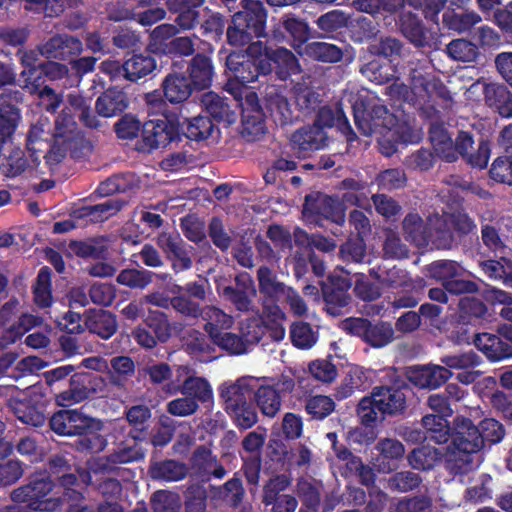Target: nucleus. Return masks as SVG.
Returning a JSON list of instances; mask_svg holds the SVG:
<instances>
[{"mask_svg": "<svg viewBox=\"0 0 512 512\" xmlns=\"http://www.w3.org/2000/svg\"><path fill=\"white\" fill-rule=\"evenodd\" d=\"M351 104L354 121L358 129L366 136L380 134L389 141H401L404 143L417 142L420 139L418 131L413 130L407 124H400L396 117L388 111L381 100L368 90L354 92L345 91L341 100Z\"/></svg>", "mask_w": 512, "mask_h": 512, "instance_id": "f257e3e1", "label": "nucleus"}, {"mask_svg": "<svg viewBox=\"0 0 512 512\" xmlns=\"http://www.w3.org/2000/svg\"><path fill=\"white\" fill-rule=\"evenodd\" d=\"M454 430L447 465L452 473L465 474L479 465L477 454L483 448V438L472 421L464 417L455 418Z\"/></svg>", "mask_w": 512, "mask_h": 512, "instance_id": "f03ea898", "label": "nucleus"}, {"mask_svg": "<svg viewBox=\"0 0 512 512\" xmlns=\"http://www.w3.org/2000/svg\"><path fill=\"white\" fill-rule=\"evenodd\" d=\"M409 78V88L404 83L396 81L386 88V93L391 98L411 103L420 109L433 107L439 99L450 100L446 87L425 69H412Z\"/></svg>", "mask_w": 512, "mask_h": 512, "instance_id": "7ed1b4c3", "label": "nucleus"}, {"mask_svg": "<svg viewBox=\"0 0 512 512\" xmlns=\"http://www.w3.org/2000/svg\"><path fill=\"white\" fill-rule=\"evenodd\" d=\"M10 498L35 512H55L63 505V498L55 491L54 482L44 475L34 476L27 484L14 489Z\"/></svg>", "mask_w": 512, "mask_h": 512, "instance_id": "20e7f679", "label": "nucleus"}, {"mask_svg": "<svg viewBox=\"0 0 512 512\" xmlns=\"http://www.w3.org/2000/svg\"><path fill=\"white\" fill-rule=\"evenodd\" d=\"M266 12L261 2H245L243 10L233 16V25L227 30L231 45L243 46L255 37L264 36Z\"/></svg>", "mask_w": 512, "mask_h": 512, "instance_id": "39448f33", "label": "nucleus"}, {"mask_svg": "<svg viewBox=\"0 0 512 512\" xmlns=\"http://www.w3.org/2000/svg\"><path fill=\"white\" fill-rule=\"evenodd\" d=\"M253 398L261 413L267 417L273 418L281 409V392L291 391L294 387V381L287 377L279 378L254 377Z\"/></svg>", "mask_w": 512, "mask_h": 512, "instance_id": "423d86ee", "label": "nucleus"}, {"mask_svg": "<svg viewBox=\"0 0 512 512\" xmlns=\"http://www.w3.org/2000/svg\"><path fill=\"white\" fill-rule=\"evenodd\" d=\"M235 101L242 109L240 134L246 141H255L265 133L263 113L257 94L246 86L234 94Z\"/></svg>", "mask_w": 512, "mask_h": 512, "instance_id": "0eeeda50", "label": "nucleus"}, {"mask_svg": "<svg viewBox=\"0 0 512 512\" xmlns=\"http://www.w3.org/2000/svg\"><path fill=\"white\" fill-rule=\"evenodd\" d=\"M143 458L144 451L139 446L136 436L129 435L117 444L107 458H99L91 463L89 471L81 472L80 477L84 483L92 484L93 477H96L100 471L108 469L109 464H126Z\"/></svg>", "mask_w": 512, "mask_h": 512, "instance_id": "6e6552de", "label": "nucleus"}, {"mask_svg": "<svg viewBox=\"0 0 512 512\" xmlns=\"http://www.w3.org/2000/svg\"><path fill=\"white\" fill-rule=\"evenodd\" d=\"M165 391L169 394L181 392L183 395L193 398L199 404L213 401V389L207 379L195 376L186 365L176 368V381L168 383Z\"/></svg>", "mask_w": 512, "mask_h": 512, "instance_id": "1a4fd4ad", "label": "nucleus"}, {"mask_svg": "<svg viewBox=\"0 0 512 512\" xmlns=\"http://www.w3.org/2000/svg\"><path fill=\"white\" fill-rule=\"evenodd\" d=\"M343 329L362 338L372 347L381 348L393 340L394 330L389 323H370L364 318H349L343 322Z\"/></svg>", "mask_w": 512, "mask_h": 512, "instance_id": "9d476101", "label": "nucleus"}, {"mask_svg": "<svg viewBox=\"0 0 512 512\" xmlns=\"http://www.w3.org/2000/svg\"><path fill=\"white\" fill-rule=\"evenodd\" d=\"M226 64L233 77L241 84L254 82L259 74L266 75L271 72L268 59H264L263 56L254 57L249 55L248 49L245 55L231 53L227 57Z\"/></svg>", "mask_w": 512, "mask_h": 512, "instance_id": "9b49d317", "label": "nucleus"}, {"mask_svg": "<svg viewBox=\"0 0 512 512\" xmlns=\"http://www.w3.org/2000/svg\"><path fill=\"white\" fill-rule=\"evenodd\" d=\"M98 422L77 409L60 410L50 419L51 429L62 436L83 435L98 428Z\"/></svg>", "mask_w": 512, "mask_h": 512, "instance_id": "f8f14e48", "label": "nucleus"}, {"mask_svg": "<svg viewBox=\"0 0 512 512\" xmlns=\"http://www.w3.org/2000/svg\"><path fill=\"white\" fill-rule=\"evenodd\" d=\"M444 232L446 230V220L436 215L429 218V226L416 213H409L402 222V230L407 241L412 242L417 247L428 245L432 236V230Z\"/></svg>", "mask_w": 512, "mask_h": 512, "instance_id": "ddd939ff", "label": "nucleus"}, {"mask_svg": "<svg viewBox=\"0 0 512 512\" xmlns=\"http://www.w3.org/2000/svg\"><path fill=\"white\" fill-rule=\"evenodd\" d=\"M248 53L254 57L263 56L268 59L270 65L276 64L279 77L285 79L290 74L300 73L301 68L296 56L284 47L275 50L267 49L261 41H256L248 46Z\"/></svg>", "mask_w": 512, "mask_h": 512, "instance_id": "4468645a", "label": "nucleus"}, {"mask_svg": "<svg viewBox=\"0 0 512 512\" xmlns=\"http://www.w3.org/2000/svg\"><path fill=\"white\" fill-rule=\"evenodd\" d=\"M156 244L171 261L176 272L192 266L190 250L178 233L162 232L156 237Z\"/></svg>", "mask_w": 512, "mask_h": 512, "instance_id": "2eb2a0df", "label": "nucleus"}, {"mask_svg": "<svg viewBox=\"0 0 512 512\" xmlns=\"http://www.w3.org/2000/svg\"><path fill=\"white\" fill-rule=\"evenodd\" d=\"M176 126L166 117L151 119L142 125V138L146 149L152 150L168 145L176 136Z\"/></svg>", "mask_w": 512, "mask_h": 512, "instance_id": "dca6fc26", "label": "nucleus"}, {"mask_svg": "<svg viewBox=\"0 0 512 512\" xmlns=\"http://www.w3.org/2000/svg\"><path fill=\"white\" fill-rule=\"evenodd\" d=\"M254 377L244 376L236 381H227L219 386V397L223 401L226 412L248 402L253 390Z\"/></svg>", "mask_w": 512, "mask_h": 512, "instance_id": "f3484780", "label": "nucleus"}, {"mask_svg": "<svg viewBox=\"0 0 512 512\" xmlns=\"http://www.w3.org/2000/svg\"><path fill=\"white\" fill-rule=\"evenodd\" d=\"M222 295L238 311L248 312L253 310V298L256 295V289L253 280L248 275H240L236 278V287H225Z\"/></svg>", "mask_w": 512, "mask_h": 512, "instance_id": "a211bd4d", "label": "nucleus"}, {"mask_svg": "<svg viewBox=\"0 0 512 512\" xmlns=\"http://www.w3.org/2000/svg\"><path fill=\"white\" fill-rule=\"evenodd\" d=\"M290 143L292 149L297 153L306 154L325 147L327 135L318 126H305L292 133Z\"/></svg>", "mask_w": 512, "mask_h": 512, "instance_id": "6ab92c4d", "label": "nucleus"}, {"mask_svg": "<svg viewBox=\"0 0 512 512\" xmlns=\"http://www.w3.org/2000/svg\"><path fill=\"white\" fill-rule=\"evenodd\" d=\"M82 51V43L68 35H56L39 46V52L47 59L66 60Z\"/></svg>", "mask_w": 512, "mask_h": 512, "instance_id": "aec40b11", "label": "nucleus"}, {"mask_svg": "<svg viewBox=\"0 0 512 512\" xmlns=\"http://www.w3.org/2000/svg\"><path fill=\"white\" fill-rule=\"evenodd\" d=\"M379 455L375 458L374 466L381 473H389L397 468L396 461L405 454L404 445L394 438L380 439L375 445Z\"/></svg>", "mask_w": 512, "mask_h": 512, "instance_id": "412c9836", "label": "nucleus"}, {"mask_svg": "<svg viewBox=\"0 0 512 512\" xmlns=\"http://www.w3.org/2000/svg\"><path fill=\"white\" fill-rule=\"evenodd\" d=\"M452 377V372L443 365L429 364L410 371L409 380L420 388L436 389Z\"/></svg>", "mask_w": 512, "mask_h": 512, "instance_id": "4be33fe9", "label": "nucleus"}, {"mask_svg": "<svg viewBox=\"0 0 512 512\" xmlns=\"http://www.w3.org/2000/svg\"><path fill=\"white\" fill-rule=\"evenodd\" d=\"M84 325L91 333L105 340L111 338L118 329L116 316L102 309L87 311Z\"/></svg>", "mask_w": 512, "mask_h": 512, "instance_id": "5701e85b", "label": "nucleus"}, {"mask_svg": "<svg viewBox=\"0 0 512 512\" xmlns=\"http://www.w3.org/2000/svg\"><path fill=\"white\" fill-rule=\"evenodd\" d=\"M371 395L381 414H396L401 412L405 407L406 396L400 389L376 387Z\"/></svg>", "mask_w": 512, "mask_h": 512, "instance_id": "b1692460", "label": "nucleus"}, {"mask_svg": "<svg viewBox=\"0 0 512 512\" xmlns=\"http://www.w3.org/2000/svg\"><path fill=\"white\" fill-rule=\"evenodd\" d=\"M8 407L15 417L23 424L40 427L46 421V417L42 409L33 404L31 400L10 397L8 400Z\"/></svg>", "mask_w": 512, "mask_h": 512, "instance_id": "393cba45", "label": "nucleus"}, {"mask_svg": "<svg viewBox=\"0 0 512 512\" xmlns=\"http://www.w3.org/2000/svg\"><path fill=\"white\" fill-rule=\"evenodd\" d=\"M201 316L205 321L204 330L211 340L231 329L234 325L232 315L213 305L204 307Z\"/></svg>", "mask_w": 512, "mask_h": 512, "instance_id": "a878e982", "label": "nucleus"}, {"mask_svg": "<svg viewBox=\"0 0 512 512\" xmlns=\"http://www.w3.org/2000/svg\"><path fill=\"white\" fill-rule=\"evenodd\" d=\"M164 97L173 104L182 103L192 93L191 82L182 74L170 73L162 82Z\"/></svg>", "mask_w": 512, "mask_h": 512, "instance_id": "bb28decb", "label": "nucleus"}, {"mask_svg": "<svg viewBox=\"0 0 512 512\" xmlns=\"http://www.w3.org/2000/svg\"><path fill=\"white\" fill-rule=\"evenodd\" d=\"M90 376L87 374H75L70 379V386L56 396V402L60 406H71L87 399L90 394L88 383Z\"/></svg>", "mask_w": 512, "mask_h": 512, "instance_id": "cd10ccee", "label": "nucleus"}, {"mask_svg": "<svg viewBox=\"0 0 512 512\" xmlns=\"http://www.w3.org/2000/svg\"><path fill=\"white\" fill-rule=\"evenodd\" d=\"M128 104V98L124 92L108 89L98 97L95 108L100 116L108 118L123 112Z\"/></svg>", "mask_w": 512, "mask_h": 512, "instance_id": "c85d7f7f", "label": "nucleus"}, {"mask_svg": "<svg viewBox=\"0 0 512 512\" xmlns=\"http://www.w3.org/2000/svg\"><path fill=\"white\" fill-rule=\"evenodd\" d=\"M443 453L438 448L422 445L414 448L408 455V464L415 470L429 471L440 464Z\"/></svg>", "mask_w": 512, "mask_h": 512, "instance_id": "c756f323", "label": "nucleus"}, {"mask_svg": "<svg viewBox=\"0 0 512 512\" xmlns=\"http://www.w3.org/2000/svg\"><path fill=\"white\" fill-rule=\"evenodd\" d=\"M429 137L436 155L447 162L457 159L454 142L442 125L433 124L430 127Z\"/></svg>", "mask_w": 512, "mask_h": 512, "instance_id": "7c9ffc66", "label": "nucleus"}, {"mask_svg": "<svg viewBox=\"0 0 512 512\" xmlns=\"http://www.w3.org/2000/svg\"><path fill=\"white\" fill-rule=\"evenodd\" d=\"M122 68L126 79L136 81L152 73L156 61L151 55L135 54L123 63Z\"/></svg>", "mask_w": 512, "mask_h": 512, "instance_id": "2f4dec72", "label": "nucleus"}, {"mask_svg": "<svg viewBox=\"0 0 512 512\" xmlns=\"http://www.w3.org/2000/svg\"><path fill=\"white\" fill-rule=\"evenodd\" d=\"M206 111L215 119L226 123L236 120L235 112L227 100L214 92H207L201 100Z\"/></svg>", "mask_w": 512, "mask_h": 512, "instance_id": "473e14b6", "label": "nucleus"}, {"mask_svg": "<svg viewBox=\"0 0 512 512\" xmlns=\"http://www.w3.org/2000/svg\"><path fill=\"white\" fill-rule=\"evenodd\" d=\"M300 55L308 56L309 58L327 63H335L342 59V50L334 44L326 42H311L304 46Z\"/></svg>", "mask_w": 512, "mask_h": 512, "instance_id": "72a5a7b5", "label": "nucleus"}, {"mask_svg": "<svg viewBox=\"0 0 512 512\" xmlns=\"http://www.w3.org/2000/svg\"><path fill=\"white\" fill-rule=\"evenodd\" d=\"M422 426L426 433V438L438 443H446L450 436V427L447 418L428 414L422 418Z\"/></svg>", "mask_w": 512, "mask_h": 512, "instance_id": "f704fd0d", "label": "nucleus"}, {"mask_svg": "<svg viewBox=\"0 0 512 512\" xmlns=\"http://www.w3.org/2000/svg\"><path fill=\"white\" fill-rule=\"evenodd\" d=\"M266 331L267 326L260 315H255L239 322V333L248 350L260 342Z\"/></svg>", "mask_w": 512, "mask_h": 512, "instance_id": "c9c22d12", "label": "nucleus"}, {"mask_svg": "<svg viewBox=\"0 0 512 512\" xmlns=\"http://www.w3.org/2000/svg\"><path fill=\"white\" fill-rule=\"evenodd\" d=\"M334 125H337L344 134H353L348 120L341 108L334 111L328 106L321 107L317 113L313 126H318L324 130L325 128H330Z\"/></svg>", "mask_w": 512, "mask_h": 512, "instance_id": "e433bc0d", "label": "nucleus"}, {"mask_svg": "<svg viewBox=\"0 0 512 512\" xmlns=\"http://www.w3.org/2000/svg\"><path fill=\"white\" fill-rule=\"evenodd\" d=\"M153 479L163 481H179L187 474L186 466L174 460H166L151 465L149 469Z\"/></svg>", "mask_w": 512, "mask_h": 512, "instance_id": "4c0bfd02", "label": "nucleus"}, {"mask_svg": "<svg viewBox=\"0 0 512 512\" xmlns=\"http://www.w3.org/2000/svg\"><path fill=\"white\" fill-rule=\"evenodd\" d=\"M257 279L260 292L273 299H279L288 289L287 286L278 281L276 274L266 266L259 267Z\"/></svg>", "mask_w": 512, "mask_h": 512, "instance_id": "58836bf2", "label": "nucleus"}, {"mask_svg": "<svg viewBox=\"0 0 512 512\" xmlns=\"http://www.w3.org/2000/svg\"><path fill=\"white\" fill-rule=\"evenodd\" d=\"M191 84L198 89L207 88L212 82V66L210 60L203 55H196L190 64Z\"/></svg>", "mask_w": 512, "mask_h": 512, "instance_id": "ea45409f", "label": "nucleus"}, {"mask_svg": "<svg viewBox=\"0 0 512 512\" xmlns=\"http://www.w3.org/2000/svg\"><path fill=\"white\" fill-rule=\"evenodd\" d=\"M124 204L125 202L119 199H108L97 205L83 207L80 217H87L93 222H101L115 215Z\"/></svg>", "mask_w": 512, "mask_h": 512, "instance_id": "a19ab883", "label": "nucleus"}, {"mask_svg": "<svg viewBox=\"0 0 512 512\" xmlns=\"http://www.w3.org/2000/svg\"><path fill=\"white\" fill-rule=\"evenodd\" d=\"M138 180L133 174L114 175L101 182L96 190L99 196L107 197L114 193L126 192L137 186Z\"/></svg>", "mask_w": 512, "mask_h": 512, "instance_id": "79ce46f5", "label": "nucleus"}, {"mask_svg": "<svg viewBox=\"0 0 512 512\" xmlns=\"http://www.w3.org/2000/svg\"><path fill=\"white\" fill-rule=\"evenodd\" d=\"M282 25L293 40L292 47L299 54V51L303 50L304 44L310 38V28L308 24L298 18L285 16L282 19Z\"/></svg>", "mask_w": 512, "mask_h": 512, "instance_id": "37998d69", "label": "nucleus"}, {"mask_svg": "<svg viewBox=\"0 0 512 512\" xmlns=\"http://www.w3.org/2000/svg\"><path fill=\"white\" fill-rule=\"evenodd\" d=\"M482 271L493 280H500L509 288H512V262L504 257L500 261L487 260L480 263Z\"/></svg>", "mask_w": 512, "mask_h": 512, "instance_id": "c03bdc74", "label": "nucleus"}, {"mask_svg": "<svg viewBox=\"0 0 512 512\" xmlns=\"http://www.w3.org/2000/svg\"><path fill=\"white\" fill-rule=\"evenodd\" d=\"M65 107H69V112L78 114L80 120L88 127H96L97 119L90 109V102L78 93H69L66 96Z\"/></svg>", "mask_w": 512, "mask_h": 512, "instance_id": "a18cd8bd", "label": "nucleus"}, {"mask_svg": "<svg viewBox=\"0 0 512 512\" xmlns=\"http://www.w3.org/2000/svg\"><path fill=\"white\" fill-rule=\"evenodd\" d=\"M400 21L402 33L411 43L417 47H423L428 43L427 31L411 13L404 14Z\"/></svg>", "mask_w": 512, "mask_h": 512, "instance_id": "49530a36", "label": "nucleus"}, {"mask_svg": "<svg viewBox=\"0 0 512 512\" xmlns=\"http://www.w3.org/2000/svg\"><path fill=\"white\" fill-rule=\"evenodd\" d=\"M20 57V62L23 66L27 68V71L24 70L21 74L23 77H26L24 82V88L28 89L30 93H33L37 90V77L39 74L38 69L36 68V63L39 60V48L36 50H27V51H18L17 53Z\"/></svg>", "mask_w": 512, "mask_h": 512, "instance_id": "de8ad7c7", "label": "nucleus"}, {"mask_svg": "<svg viewBox=\"0 0 512 512\" xmlns=\"http://www.w3.org/2000/svg\"><path fill=\"white\" fill-rule=\"evenodd\" d=\"M21 120L17 107L6 104L0 106V141H8L15 133Z\"/></svg>", "mask_w": 512, "mask_h": 512, "instance_id": "09e8293b", "label": "nucleus"}, {"mask_svg": "<svg viewBox=\"0 0 512 512\" xmlns=\"http://www.w3.org/2000/svg\"><path fill=\"white\" fill-rule=\"evenodd\" d=\"M374 276L378 279L379 283L388 288H404L406 290H410L413 287V283L409 279L407 272L396 266L385 271H381L380 273L374 272Z\"/></svg>", "mask_w": 512, "mask_h": 512, "instance_id": "8fccbe9b", "label": "nucleus"}, {"mask_svg": "<svg viewBox=\"0 0 512 512\" xmlns=\"http://www.w3.org/2000/svg\"><path fill=\"white\" fill-rule=\"evenodd\" d=\"M428 272L431 277L442 281L445 286L450 279L463 276L465 270L455 261L440 260L431 263L428 266Z\"/></svg>", "mask_w": 512, "mask_h": 512, "instance_id": "3c124183", "label": "nucleus"}, {"mask_svg": "<svg viewBox=\"0 0 512 512\" xmlns=\"http://www.w3.org/2000/svg\"><path fill=\"white\" fill-rule=\"evenodd\" d=\"M267 108L274 120L281 125L288 124L293 120V112L287 99L278 93L268 95Z\"/></svg>", "mask_w": 512, "mask_h": 512, "instance_id": "603ef678", "label": "nucleus"}, {"mask_svg": "<svg viewBox=\"0 0 512 512\" xmlns=\"http://www.w3.org/2000/svg\"><path fill=\"white\" fill-rule=\"evenodd\" d=\"M177 33V28L171 24H161L150 34L149 48L152 52L165 54L169 50V41Z\"/></svg>", "mask_w": 512, "mask_h": 512, "instance_id": "864d4df0", "label": "nucleus"}, {"mask_svg": "<svg viewBox=\"0 0 512 512\" xmlns=\"http://www.w3.org/2000/svg\"><path fill=\"white\" fill-rule=\"evenodd\" d=\"M35 303L42 307H49L52 303L51 271L48 267L40 269L34 286Z\"/></svg>", "mask_w": 512, "mask_h": 512, "instance_id": "5fc2aeb1", "label": "nucleus"}, {"mask_svg": "<svg viewBox=\"0 0 512 512\" xmlns=\"http://www.w3.org/2000/svg\"><path fill=\"white\" fill-rule=\"evenodd\" d=\"M153 272L145 269H124L117 276V282L131 289H145L152 282Z\"/></svg>", "mask_w": 512, "mask_h": 512, "instance_id": "6e6d98bb", "label": "nucleus"}, {"mask_svg": "<svg viewBox=\"0 0 512 512\" xmlns=\"http://www.w3.org/2000/svg\"><path fill=\"white\" fill-rule=\"evenodd\" d=\"M441 363L447 369L468 370L473 369L481 363V358L472 350L448 354L441 357Z\"/></svg>", "mask_w": 512, "mask_h": 512, "instance_id": "4d7b16f0", "label": "nucleus"}, {"mask_svg": "<svg viewBox=\"0 0 512 512\" xmlns=\"http://www.w3.org/2000/svg\"><path fill=\"white\" fill-rule=\"evenodd\" d=\"M323 297L326 303V310L329 314L336 316L340 309L346 307L351 300L348 290L339 289L324 285L322 287Z\"/></svg>", "mask_w": 512, "mask_h": 512, "instance_id": "13d9d810", "label": "nucleus"}, {"mask_svg": "<svg viewBox=\"0 0 512 512\" xmlns=\"http://www.w3.org/2000/svg\"><path fill=\"white\" fill-rule=\"evenodd\" d=\"M315 212L335 223L341 224L344 222L342 205L333 197L327 195L319 196L315 203Z\"/></svg>", "mask_w": 512, "mask_h": 512, "instance_id": "bf43d9fd", "label": "nucleus"}, {"mask_svg": "<svg viewBox=\"0 0 512 512\" xmlns=\"http://www.w3.org/2000/svg\"><path fill=\"white\" fill-rule=\"evenodd\" d=\"M443 19L450 29L459 33L471 29L481 21V17L474 12H446Z\"/></svg>", "mask_w": 512, "mask_h": 512, "instance_id": "052dcab7", "label": "nucleus"}, {"mask_svg": "<svg viewBox=\"0 0 512 512\" xmlns=\"http://www.w3.org/2000/svg\"><path fill=\"white\" fill-rule=\"evenodd\" d=\"M446 52L453 60L462 62L474 61L478 56L476 45L465 39L451 41L446 46Z\"/></svg>", "mask_w": 512, "mask_h": 512, "instance_id": "680f3d73", "label": "nucleus"}, {"mask_svg": "<svg viewBox=\"0 0 512 512\" xmlns=\"http://www.w3.org/2000/svg\"><path fill=\"white\" fill-rule=\"evenodd\" d=\"M290 337L294 346L301 349L311 348L317 340L315 331L306 322H296L291 326Z\"/></svg>", "mask_w": 512, "mask_h": 512, "instance_id": "e2e57ef3", "label": "nucleus"}, {"mask_svg": "<svg viewBox=\"0 0 512 512\" xmlns=\"http://www.w3.org/2000/svg\"><path fill=\"white\" fill-rule=\"evenodd\" d=\"M154 512H177L181 507V499L177 493L159 490L151 498Z\"/></svg>", "mask_w": 512, "mask_h": 512, "instance_id": "0e129e2a", "label": "nucleus"}, {"mask_svg": "<svg viewBox=\"0 0 512 512\" xmlns=\"http://www.w3.org/2000/svg\"><path fill=\"white\" fill-rule=\"evenodd\" d=\"M187 121L186 134L192 140H204L209 138L214 131V124L209 117L198 116Z\"/></svg>", "mask_w": 512, "mask_h": 512, "instance_id": "69168bd1", "label": "nucleus"}, {"mask_svg": "<svg viewBox=\"0 0 512 512\" xmlns=\"http://www.w3.org/2000/svg\"><path fill=\"white\" fill-rule=\"evenodd\" d=\"M422 479L412 471H401L392 475L388 479V488L393 491L408 492L417 488Z\"/></svg>", "mask_w": 512, "mask_h": 512, "instance_id": "338daca9", "label": "nucleus"}, {"mask_svg": "<svg viewBox=\"0 0 512 512\" xmlns=\"http://www.w3.org/2000/svg\"><path fill=\"white\" fill-rule=\"evenodd\" d=\"M430 505L431 500L426 496L404 497L391 504L389 512H421Z\"/></svg>", "mask_w": 512, "mask_h": 512, "instance_id": "774afa93", "label": "nucleus"}]
</instances>
